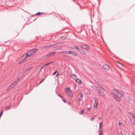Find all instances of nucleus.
<instances>
[{
    "label": "nucleus",
    "instance_id": "1",
    "mask_svg": "<svg viewBox=\"0 0 135 135\" xmlns=\"http://www.w3.org/2000/svg\"><path fill=\"white\" fill-rule=\"evenodd\" d=\"M96 84L98 86V87L97 86L92 85L91 87L94 89H96L98 91V93L102 97H103L104 95V93L101 91V90L104 91L105 90L101 85L97 81L95 82Z\"/></svg>",
    "mask_w": 135,
    "mask_h": 135
},
{
    "label": "nucleus",
    "instance_id": "2",
    "mask_svg": "<svg viewBox=\"0 0 135 135\" xmlns=\"http://www.w3.org/2000/svg\"><path fill=\"white\" fill-rule=\"evenodd\" d=\"M112 95L116 100L119 101L120 100L121 98L123 96V93L121 91L114 89L113 90Z\"/></svg>",
    "mask_w": 135,
    "mask_h": 135
},
{
    "label": "nucleus",
    "instance_id": "3",
    "mask_svg": "<svg viewBox=\"0 0 135 135\" xmlns=\"http://www.w3.org/2000/svg\"><path fill=\"white\" fill-rule=\"evenodd\" d=\"M37 50H38L37 49H33L30 50L28 51L27 53L26 56L25 57L24 59H23L22 60H25L26 59V58L27 57L30 56L31 55H32Z\"/></svg>",
    "mask_w": 135,
    "mask_h": 135
},
{
    "label": "nucleus",
    "instance_id": "4",
    "mask_svg": "<svg viewBox=\"0 0 135 135\" xmlns=\"http://www.w3.org/2000/svg\"><path fill=\"white\" fill-rule=\"evenodd\" d=\"M19 81L20 80L18 79L16 80L14 82L12 83L11 85L8 87V90H11L17 84Z\"/></svg>",
    "mask_w": 135,
    "mask_h": 135
},
{
    "label": "nucleus",
    "instance_id": "5",
    "mask_svg": "<svg viewBox=\"0 0 135 135\" xmlns=\"http://www.w3.org/2000/svg\"><path fill=\"white\" fill-rule=\"evenodd\" d=\"M79 46L81 48L87 51H89L90 50V47L86 44H82L80 45Z\"/></svg>",
    "mask_w": 135,
    "mask_h": 135
},
{
    "label": "nucleus",
    "instance_id": "6",
    "mask_svg": "<svg viewBox=\"0 0 135 135\" xmlns=\"http://www.w3.org/2000/svg\"><path fill=\"white\" fill-rule=\"evenodd\" d=\"M59 45L58 43H56L53 45H50L49 46H45L44 47V48L45 49H47L49 47H50L52 46H55L54 47V49H58L59 48V47L58 46H56V45Z\"/></svg>",
    "mask_w": 135,
    "mask_h": 135
},
{
    "label": "nucleus",
    "instance_id": "7",
    "mask_svg": "<svg viewBox=\"0 0 135 135\" xmlns=\"http://www.w3.org/2000/svg\"><path fill=\"white\" fill-rule=\"evenodd\" d=\"M131 115L132 116L133 119H132V118H131L130 119V120L131 122V123L133 125H134V124L135 122V115L134 114L133 115L132 114H131Z\"/></svg>",
    "mask_w": 135,
    "mask_h": 135
},
{
    "label": "nucleus",
    "instance_id": "8",
    "mask_svg": "<svg viewBox=\"0 0 135 135\" xmlns=\"http://www.w3.org/2000/svg\"><path fill=\"white\" fill-rule=\"evenodd\" d=\"M103 68L104 69L109 70L110 69V66L108 65L105 64L103 65Z\"/></svg>",
    "mask_w": 135,
    "mask_h": 135
},
{
    "label": "nucleus",
    "instance_id": "9",
    "mask_svg": "<svg viewBox=\"0 0 135 135\" xmlns=\"http://www.w3.org/2000/svg\"><path fill=\"white\" fill-rule=\"evenodd\" d=\"M65 91L67 94L68 93H70V92L71 91L70 88H65Z\"/></svg>",
    "mask_w": 135,
    "mask_h": 135
},
{
    "label": "nucleus",
    "instance_id": "10",
    "mask_svg": "<svg viewBox=\"0 0 135 135\" xmlns=\"http://www.w3.org/2000/svg\"><path fill=\"white\" fill-rule=\"evenodd\" d=\"M75 82L79 84H81L82 83V81L79 79H76L75 80Z\"/></svg>",
    "mask_w": 135,
    "mask_h": 135
},
{
    "label": "nucleus",
    "instance_id": "11",
    "mask_svg": "<svg viewBox=\"0 0 135 135\" xmlns=\"http://www.w3.org/2000/svg\"><path fill=\"white\" fill-rule=\"evenodd\" d=\"M72 78L74 80L77 79V76L75 74H73L71 75Z\"/></svg>",
    "mask_w": 135,
    "mask_h": 135
},
{
    "label": "nucleus",
    "instance_id": "12",
    "mask_svg": "<svg viewBox=\"0 0 135 135\" xmlns=\"http://www.w3.org/2000/svg\"><path fill=\"white\" fill-rule=\"evenodd\" d=\"M71 55L76 56H77L78 55L77 53L72 51Z\"/></svg>",
    "mask_w": 135,
    "mask_h": 135
},
{
    "label": "nucleus",
    "instance_id": "13",
    "mask_svg": "<svg viewBox=\"0 0 135 135\" xmlns=\"http://www.w3.org/2000/svg\"><path fill=\"white\" fill-rule=\"evenodd\" d=\"M55 54V52H52L50 53H49L47 55V56L48 57H49L50 56L53 55Z\"/></svg>",
    "mask_w": 135,
    "mask_h": 135
},
{
    "label": "nucleus",
    "instance_id": "14",
    "mask_svg": "<svg viewBox=\"0 0 135 135\" xmlns=\"http://www.w3.org/2000/svg\"><path fill=\"white\" fill-rule=\"evenodd\" d=\"M68 96L70 98H72L73 94L72 93H71V91L70 92V93H67Z\"/></svg>",
    "mask_w": 135,
    "mask_h": 135
},
{
    "label": "nucleus",
    "instance_id": "15",
    "mask_svg": "<svg viewBox=\"0 0 135 135\" xmlns=\"http://www.w3.org/2000/svg\"><path fill=\"white\" fill-rule=\"evenodd\" d=\"M76 47V49L78 51L80 52H81L83 50L78 47Z\"/></svg>",
    "mask_w": 135,
    "mask_h": 135
},
{
    "label": "nucleus",
    "instance_id": "16",
    "mask_svg": "<svg viewBox=\"0 0 135 135\" xmlns=\"http://www.w3.org/2000/svg\"><path fill=\"white\" fill-rule=\"evenodd\" d=\"M11 106H8L5 107V109L6 110H8L10 109Z\"/></svg>",
    "mask_w": 135,
    "mask_h": 135
},
{
    "label": "nucleus",
    "instance_id": "17",
    "mask_svg": "<svg viewBox=\"0 0 135 135\" xmlns=\"http://www.w3.org/2000/svg\"><path fill=\"white\" fill-rule=\"evenodd\" d=\"M68 51H62L60 52V54H68Z\"/></svg>",
    "mask_w": 135,
    "mask_h": 135
},
{
    "label": "nucleus",
    "instance_id": "18",
    "mask_svg": "<svg viewBox=\"0 0 135 135\" xmlns=\"http://www.w3.org/2000/svg\"><path fill=\"white\" fill-rule=\"evenodd\" d=\"M84 113V109L81 110L79 113V114L81 115H83Z\"/></svg>",
    "mask_w": 135,
    "mask_h": 135
},
{
    "label": "nucleus",
    "instance_id": "19",
    "mask_svg": "<svg viewBox=\"0 0 135 135\" xmlns=\"http://www.w3.org/2000/svg\"><path fill=\"white\" fill-rule=\"evenodd\" d=\"M94 104H98V100L97 98H94Z\"/></svg>",
    "mask_w": 135,
    "mask_h": 135
},
{
    "label": "nucleus",
    "instance_id": "20",
    "mask_svg": "<svg viewBox=\"0 0 135 135\" xmlns=\"http://www.w3.org/2000/svg\"><path fill=\"white\" fill-rule=\"evenodd\" d=\"M103 125H102L101 126H99V131H102V130Z\"/></svg>",
    "mask_w": 135,
    "mask_h": 135
},
{
    "label": "nucleus",
    "instance_id": "21",
    "mask_svg": "<svg viewBox=\"0 0 135 135\" xmlns=\"http://www.w3.org/2000/svg\"><path fill=\"white\" fill-rule=\"evenodd\" d=\"M98 132H99V135H102L103 133H102V131H99L98 130Z\"/></svg>",
    "mask_w": 135,
    "mask_h": 135
},
{
    "label": "nucleus",
    "instance_id": "22",
    "mask_svg": "<svg viewBox=\"0 0 135 135\" xmlns=\"http://www.w3.org/2000/svg\"><path fill=\"white\" fill-rule=\"evenodd\" d=\"M80 53L83 55H85L86 54L85 52L83 50Z\"/></svg>",
    "mask_w": 135,
    "mask_h": 135
},
{
    "label": "nucleus",
    "instance_id": "23",
    "mask_svg": "<svg viewBox=\"0 0 135 135\" xmlns=\"http://www.w3.org/2000/svg\"><path fill=\"white\" fill-rule=\"evenodd\" d=\"M66 36H64L63 37H61V38L62 39L64 40L66 38Z\"/></svg>",
    "mask_w": 135,
    "mask_h": 135
},
{
    "label": "nucleus",
    "instance_id": "24",
    "mask_svg": "<svg viewBox=\"0 0 135 135\" xmlns=\"http://www.w3.org/2000/svg\"><path fill=\"white\" fill-rule=\"evenodd\" d=\"M98 106V104H94V107L95 108H97Z\"/></svg>",
    "mask_w": 135,
    "mask_h": 135
},
{
    "label": "nucleus",
    "instance_id": "25",
    "mask_svg": "<svg viewBox=\"0 0 135 135\" xmlns=\"http://www.w3.org/2000/svg\"><path fill=\"white\" fill-rule=\"evenodd\" d=\"M3 110H2L1 111V113H0V117H1V115H2L3 114Z\"/></svg>",
    "mask_w": 135,
    "mask_h": 135
},
{
    "label": "nucleus",
    "instance_id": "26",
    "mask_svg": "<svg viewBox=\"0 0 135 135\" xmlns=\"http://www.w3.org/2000/svg\"><path fill=\"white\" fill-rule=\"evenodd\" d=\"M51 63H52V62H49V63H46V64H45V65H44V66H45L48 65Z\"/></svg>",
    "mask_w": 135,
    "mask_h": 135
},
{
    "label": "nucleus",
    "instance_id": "27",
    "mask_svg": "<svg viewBox=\"0 0 135 135\" xmlns=\"http://www.w3.org/2000/svg\"><path fill=\"white\" fill-rule=\"evenodd\" d=\"M41 13L38 12L37 13H36V14H35V15H40L41 14Z\"/></svg>",
    "mask_w": 135,
    "mask_h": 135
},
{
    "label": "nucleus",
    "instance_id": "28",
    "mask_svg": "<svg viewBox=\"0 0 135 135\" xmlns=\"http://www.w3.org/2000/svg\"><path fill=\"white\" fill-rule=\"evenodd\" d=\"M80 97L81 98H82L83 97V94L82 93H80Z\"/></svg>",
    "mask_w": 135,
    "mask_h": 135
},
{
    "label": "nucleus",
    "instance_id": "29",
    "mask_svg": "<svg viewBox=\"0 0 135 135\" xmlns=\"http://www.w3.org/2000/svg\"><path fill=\"white\" fill-rule=\"evenodd\" d=\"M72 51H68V54H71V53Z\"/></svg>",
    "mask_w": 135,
    "mask_h": 135
},
{
    "label": "nucleus",
    "instance_id": "30",
    "mask_svg": "<svg viewBox=\"0 0 135 135\" xmlns=\"http://www.w3.org/2000/svg\"><path fill=\"white\" fill-rule=\"evenodd\" d=\"M32 67H30V68H28V69H27V71H28L30 69H32Z\"/></svg>",
    "mask_w": 135,
    "mask_h": 135
},
{
    "label": "nucleus",
    "instance_id": "31",
    "mask_svg": "<svg viewBox=\"0 0 135 135\" xmlns=\"http://www.w3.org/2000/svg\"><path fill=\"white\" fill-rule=\"evenodd\" d=\"M76 47H78V46H74L72 48L73 49H76Z\"/></svg>",
    "mask_w": 135,
    "mask_h": 135
},
{
    "label": "nucleus",
    "instance_id": "32",
    "mask_svg": "<svg viewBox=\"0 0 135 135\" xmlns=\"http://www.w3.org/2000/svg\"><path fill=\"white\" fill-rule=\"evenodd\" d=\"M62 101L64 102L65 103L66 102V101L64 98H63L62 99Z\"/></svg>",
    "mask_w": 135,
    "mask_h": 135
},
{
    "label": "nucleus",
    "instance_id": "33",
    "mask_svg": "<svg viewBox=\"0 0 135 135\" xmlns=\"http://www.w3.org/2000/svg\"><path fill=\"white\" fill-rule=\"evenodd\" d=\"M94 118L93 117V118H90V120H92V121H93L94 120Z\"/></svg>",
    "mask_w": 135,
    "mask_h": 135
},
{
    "label": "nucleus",
    "instance_id": "34",
    "mask_svg": "<svg viewBox=\"0 0 135 135\" xmlns=\"http://www.w3.org/2000/svg\"><path fill=\"white\" fill-rule=\"evenodd\" d=\"M118 124H119V126H121V124H122V123H121L120 122H119V123H118Z\"/></svg>",
    "mask_w": 135,
    "mask_h": 135
},
{
    "label": "nucleus",
    "instance_id": "35",
    "mask_svg": "<svg viewBox=\"0 0 135 135\" xmlns=\"http://www.w3.org/2000/svg\"><path fill=\"white\" fill-rule=\"evenodd\" d=\"M57 71L56 70L53 73V75H55L56 74V73H57Z\"/></svg>",
    "mask_w": 135,
    "mask_h": 135
},
{
    "label": "nucleus",
    "instance_id": "36",
    "mask_svg": "<svg viewBox=\"0 0 135 135\" xmlns=\"http://www.w3.org/2000/svg\"><path fill=\"white\" fill-rule=\"evenodd\" d=\"M44 80V79H42V80L41 81H40V83H42Z\"/></svg>",
    "mask_w": 135,
    "mask_h": 135
},
{
    "label": "nucleus",
    "instance_id": "37",
    "mask_svg": "<svg viewBox=\"0 0 135 135\" xmlns=\"http://www.w3.org/2000/svg\"><path fill=\"white\" fill-rule=\"evenodd\" d=\"M44 66V65L42 66L41 67V68H40V70H41L42 69L44 68V66Z\"/></svg>",
    "mask_w": 135,
    "mask_h": 135
},
{
    "label": "nucleus",
    "instance_id": "38",
    "mask_svg": "<svg viewBox=\"0 0 135 135\" xmlns=\"http://www.w3.org/2000/svg\"><path fill=\"white\" fill-rule=\"evenodd\" d=\"M131 135H135V133L134 132H133L131 133Z\"/></svg>",
    "mask_w": 135,
    "mask_h": 135
},
{
    "label": "nucleus",
    "instance_id": "39",
    "mask_svg": "<svg viewBox=\"0 0 135 135\" xmlns=\"http://www.w3.org/2000/svg\"><path fill=\"white\" fill-rule=\"evenodd\" d=\"M60 97L62 99L63 98V97L62 96H61V95H60Z\"/></svg>",
    "mask_w": 135,
    "mask_h": 135
},
{
    "label": "nucleus",
    "instance_id": "40",
    "mask_svg": "<svg viewBox=\"0 0 135 135\" xmlns=\"http://www.w3.org/2000/svg\"><path fill=\"white\" fill-rule=\"evenodd\" d=\"M78 101H80L81 100V98H78Z\"/></svg>",
    "mask_w": 135,
    "mask_h": 135
},
{
    "label": "nucleus",
    "instance_id": "41",
    "mask_svg": "<svg viewBox=\"0 0 135 135\" xmlns=\"http://www.w3.org/2000/svg\"><path fill=\"white\" fill-rule=\"evenodd\" d=\"M91 108V107H90V108H88L87 109H88V110H90V109Z\"/></svg>",
    "mask_w": 135,
    "mask_h": 135
},
{
    "label": "nucleus",
    "instance_id": "42",
    "mask_svg": "<svg viewBox=\"0 0 135 135\" xmlns=\"http://www.w3.org/2000/svg\"><path fill=\"white\" fill-rule=\"evenodd\" d=\"M101 124H102V122H100V123H99V126H101L102 125H101Z\"/></svg>",
    "mask_w": 135,
    "mask_h": 135
},
{
    "label": "nucleus",
    "instance_id": "43",
    "mask_svg": "<svg viewBox=\"0 0 135 135\" xmlns=\"http://www.w3.org/2000/svg\"><path fill=\"white\" fill-rule=\"evenodd\" d=\"M58 74H59V73H58V72L57 71V74L56 76V77L58 75Z\"/></svg>",
    "mask_w": 135,
    "mask_h": 135
},
{
    "label": "nucleus",
    "instance_id": "44",
    "mask_svg": "<svg viewBox=\"0 0 135 135\" xmlns=\"http://www.w3.org/2000/svg\"><path fill=\"white\" fill-rule=\"evenodd\" d=\"M120 133H121V134L122 135H123V133H122V131H120Z\"/></svg>",
    "mask_w": 135,
    "mask_h": 135
},
{
    "label": "nucleus",
    "instance_id": "45",
    "mask_svg": "<svg viewBox=\"0 0 135 135\" xmlns=\"http://www.w3.org/2000/svg\"><path fill=\"white\" fill-rule=\"evenodd\" d=\"M98 119H99V120H100V119H101V117H99V118H98Z\"/></svg>",
    "mask_w": 135,
    "mask_h": 135
},
{
    "label": "nucleus",
    "instance_id": "46",
    "mask_svg": "<svg viewBox=\"0 0 135 135\" xmlns=\"http://www.w3.org/2000/svg\"><path fill=\"white\" fill-rule=\"evenodd\" d=\"M76 88V86L74 87V89H75Z\"/></svg>",
    "mask_w": 135,
    "mask_h": 135
},
{
    "label": "nucleus",
    "instance_id": "47",
    "mask_svg": "<svg viewBox=\"0 0 135 135\" xmlns=\"http://www.w3.org/2000/svg\"><path fill=\"white\" fill-rule=\"evenodd\" d=\"M57 95L59 97V94H57Z\"/></svg>",
    "mask_w": 135,
    "mask_h": 135
},
{
    "label": "nucleus",
    "instance_id": "48",
    "mask_svg": "<svg viewBox=\"0 0 135 135\" xmlns=\"http://www.w3.org/2000/svg\"><path fill=\"white\" fill-rule=\"evenodd\" d=\"M57 82H58V84H59V81H58V80H57Z\"/></svg>",
    "mask_w": 135,
    "mask_h": 135
},
{
    "label": "nucleus",
    "instance_id": "49",
    "mask_svg": "<svg viewBox=\"0 0 135 135\" xmlns=\"http://www.w3.org/2000/svg\"><path fill=\"white\" fill-rule=\"evenodd\" d=\"M128 101L129 102V101H130V100H129V99H128Z\"/></svg>",
    "mask_w": 135,
    "mask_h": 135
},
{
    "label": "nucleus",
    "instance_id": "50",
    "mask_svg": "<svg viewBox=\"0 0 135 135\" xmlns=\"http://www.w3.org/2000/svg\"><path fill=\"white\" fill-rule=\"evenodd\" d=\"M59 43H60V44H62L61 43V42H59Z\"/></svg>",
    "mask_w": 135,
    "mask_h": 135
},
{
    "label": "nucleus",
    "instance_id": "51",
    "mask_svg": "<svg viewBox=\"0 0 135 135\" xmlns=\"http://www.w3.org/2000/svg\"><path fill=\"white\" fill-rule=\"evenodd\" d=\"M69 104H71V103H69Z\"/></svg>",
    "mask_w": 135,
    "mask_h": 135
},
{
    "label": "nucleus",
    "instance_id": "52",
    "mask_svg": "<svg viewBox=\"0 0 135 135\" xmlns=\"http://www.w3.org/2000/svg\"><path fill=\"white\" fill-rule=\"evenodd\" d=\"M59 48H60V47H59Z\"/></svg>",
    "mask_w": 135,
    "mask_h": 135
}]
</instances>
